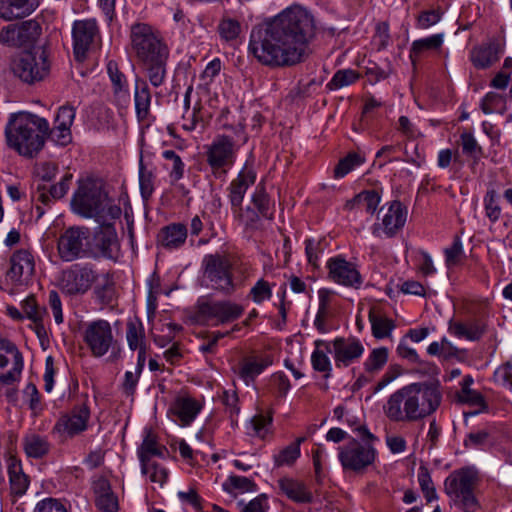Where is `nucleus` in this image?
Returning <instances> with one entry per match:
<instances>
[{"mask_svg":"<svg viewBox=\"0 0 512 512\" xmlns=\"http://www.w3.org/2000/svg\"><path fill=\"white\" fill-rule=\"evenodd\" d=\"M315 34L314 17L300 5H291L276 16L252 27L248 54L270 69L298 65L310 54Z\"/></svg>","mask_w":512,"mask_h":512,"instance_id":"1","label":"nucleus"},{"mask_svg":"<svg viewBox=\"0 0 512 512\" xmlns=\"http://www.w3.org/2000/svg\"><path fill=\"white\" fill-rule=\"evenodd\" d=\"M441 402L437 384L415 382L393 392L383 406L385 416L393 422H416L433 414Z\"/></svg>","mask_w":512,"mask_h":512,"instance_id":"2","label":"nucleus"},{"mask_svg":"<svg viewBox=\"0 0 512 512\" xmlns=\"http://www.w3.org/2000/svg\"><path fill=\"white\" fill-rule=\"evenodd\" d=\"M49 130L50 126L45 118L19 112L9 118L5 128L6 142L19 155L33 158L43 149Z\"/></svg>","mask_w":512,"mask_h":512,"instance_id":"3","label":"nucleus"},{"mask_svg":"<svg viewBox=\"0 0 512 512\" xmlns=\"http://www.w3.org/2000/svg\"><path fill=\"white\" fill-rule=\"evenodd\" d=\"M479 472L476 467H463L450 473L445 480V492L456 506L465 512L478 509Z\"/></svg>","mask_w":512,"mask_h":512,"instance_id":"4","label":"nucleus"},{"mask_svg":"<svg viewBox=\"0 0 512 512\" xmlns=\"http://www.w3.org/2000/svg\"><path fill=\"white\" fill-rule=\"evenodd\" d=\"M355 431L359 440L353 439L339 447L338 459L344 470L359 473L375 461L377 451L372 442L376 440V437L365 425L357 426Z\"/></svg>","mask_w":512,"mask_h":512,"instance_id":"5","label":"nucleus"},{"mask_svg":"<svg viewBox=\"0 0 512 512\" xmlns=\"http://www.w3.org/2000/svg\"><path fill=\"white\" fill-rule=\"evenodd\" d=\"M129 37L131 51L141 63L169 55V49L161 33L147 23L133 24Z\"/></svg>","mask_w":512,"mask_h":512,"instance_id":"6","label":"nucleus"},{"mask_svg":"<svg viewBox=\"0 0 512 512\" xmlns=\"http://www.w3.org/2000/svg\"><path fill=\"white\" fill-rule=\"evenodd\" d=\"M57 251L65 262L94 257L91 230L84 226L65 229L58 238Z\"/></svg>","mask_w":512,"mask_h":512,"instance_id":"7","label":"nucleus"},{"mask_svg":"<svg viewBox=\"0 0 512 512\" xmlns=\"http://www.w3.org/2000/svg\"><path fill=\"white\" fill-rule=\"evenodd\" d=\"M11 70L21 81L33 84L42 81L50 72V62L44 49L20 53L12 61Z\"/></svg>","mask_w":512,"mask_h":512,"instance_id":"8","label":"nucleus"},{"mask_svg":"<svg viewBox=\"0 0 512 512\" xmlns=\"http://www.w3.org/2000/svg\"><path fill=\"white\" fill-rule=\"evenodd\" d=\"M239 146L226 135H218L205 146V158L215 177L225 175L235 164Z\"/></svg>","mask_w":512,"mask_h":512,"instance_id":"9","label":"nucleus"},{"mask_svg":"<svg viewBox=\"0 0 512 512\" xmlns=\"http://www.w3.org/2000/svg\"><path fill=\"white\" fill-rule=\"evenodd\" d=\"M98 279V272L90 263H76L61 272L59 288L70 297L85 295Z\"/></svg>","mask_w":512,"mask_h":512,"instance_id":"10","label":"nucleus"},{"mask_svg":"<svg viewBox=\"0 0 512 512\" xmlns=\"http://www.w3.org/2000/svg\"><path fill=\"white\" fill-rule=\"evenodd\" d=\"M203 282L206 287L231 295L236 290V285L231 272L229 260L218 254L206 255L202 262Z\"/></svg>","mask_w":512,"mask_h":512,"instance_id":"11","label":"nucleus"},{"mask_svg":"<svg viewBox=\"0 0 512 512\" xmlns=\"http://www.w3.org/2000/svg\"><path fill=\"white\" fill-rule=\"evenodd\" d=\"M71 33L74 57L79 62L101 45L100 28L95 18L75 20Z\"/></svg>","mask_w":512,"mask_h":512,"instance_id":"12","label":"nucleus"},{"mask_svg":"<svg viewBox=\"0 0 512 512\" xmlns=\"http://www.w3.org/2000/svg\"><path fill=\"white\" fill-rule=\"evenodd\" d=\"M107 205V194L94 182L81 184L72 199L74 211L87 218L102 215Z\"/></svg>","mask_w":512,"mask_h":512,"instance_id":"13","label":"nucleus"},{"mask_svg":"<svg viewBox=\"0 0 512 512\" xmlns=\"http://www.w3.org/2000/svg\"><path fill=\"white\" fill-rule=\"evenodd\" d=\"M82 339L91 355L96 358L106 355L116 344L112 326L104 319L86 323L82 329Z\"/></svg>","mask_w":512,"mask_h":512,"instance_id":"14","label":"nucleus"},{"mask_svg":"<svg viewBox=\"0 0 512 512\" xmlns=\"http://www.w3.org/2000/svg\"><path fill=\"white\" fill-rule=\"evenodd\" d=\"M244 312L242 305L230 300H199L197 319L201 322L214 321V325L226 324L239 319Z\"/></svg>","mask_w":512,"mask_h":512,"instance_id":"15","label":"nucleus"},{"mask_svg":"<svg viewBox=\"0 0 512 512\" xmlns=\"http://www.w3.org/2000/svg\"><path fill=\"white\" fill-rule=\"evenodd\" d=\"M23 367V357L16 345L0 337V386H9L18 382Z\"/></svg>","mask_w":512,"mask_h":512,"instance_id":"16","label":"nucleus"},{"mask_svg":"<svg viewBox=\"0 0 512 512\" xmlns=\"http://www.w3.org/2000/svg\"><path fill=\"white\" fill-rule=\"evenodd\" d=\"M42 28L34 19L19 24H10L0 31V43L10 47H23L34 44L41 35Z\"/></svg>","mask_w":512,"mask_h":512,"instance_id":"17","label":"nucleus"},{"mask_svg":"<svg viewBox=\"0 0 512 512\" xmlns=\"http://www.w3.org/2000/svg\"><path fill=\"white\" fill-rule=\"evenodd\" d=\"M380 221L372 226V234L378 238H391L405 225L407 209L399 201H392L386 209H382Z\"/></svg>","mask_w":512,"mask_h":512,"instance_id":"18","label":"nucleus"},{"mask_svg":"<svg viewBox=\"0 0 512 512\" xmlns=\"http://www.w3.org/2000/svg\"><path fill=\"white\" fill-rule=\"evenodd\" d=\"M89 418V408L85 404L79 405L69 413L62 415L54 425L52 432L62 439L74 437L87 429Z\"/></svg>","mask_w":512,"mask_h":512,"instance_id":"19","label":"nucleus"},{"mask_svg":"<svg viewBox=\"0 0 512 512\" xmlns=\"http://www.w3.org/2000/svg\"><path fill=\"white\" fill-rule=\"evenodd\" d=\"M35 270L34 257L29 250L20 249L10 258V268L6 272V280L14 286L26 285Z\"/></svg>","mask_w":512,"mask_h":512,"instance_id":"20","label":"nucleus"},{"mask_svg":"<svg viewBox=\"0 0 512 512\" xmlns=\"http://www.w3.org/2000/svg\"><path fill=\"white\" fill-rule=\"evenodd\" d=\"M327 268L331 280L339 285L353 288H359L362 285V277L356 265L341 256L330 258Z\"/></svg>","mask_w":512,"mask_h":512,"instance_id":"21","label":"nucleus"},{"mask_svg":"<svg viewBox=\"0 0 512 512\" xmlns=\"http://www.w3.org/2000/svg\"><path fill=\"white\" fill-rule=\"evenodd\" d=\"M95 256L93 258L103 257L110 260H117L120 257V244L116 229L111 224L102 225L99 230L92 235V242Z\"/></svg>","mask_w":512,"mask_h":512,"instance_id":"22","label":"nucleus"},{"mask_svg":"<svg viewBox=\"0 0 512 512\" xmlns=\"http://www.w3.org/2000/svg\"><path fill=\"white\" fill-rule=\"evenodd\" d=\"M331 343L332 355L337 367H347L364 353V346L357 338L337 337Z\"/></svg>","mask_w":512,"mask_h":512,"instance_id":"23","label":"nucleus"},{"mask_svg":"<svg viewBox=\"0 0 512 512\" xmlns=\"http://www.w3.org/2000/svg\"><path fill=\"white\" fill-rule=\"evenodd\" d=\"M75 109L70 105H63L58 109L55 117L54 127L49 130L51 139L61 146L71 141V126L75 119Z\"/></svg>","mask_w":512,"mask_h":512,"instance_id":"24","label":"nucleus"},{"mask_svg":"<svg viewBox=\"0 0 512 512\" xmlns=\"http://www.w3.org/2000/svg\"><path fill=\"white\" fill-rule=\"evenodd\" d=\"M201 410L202 404L189 395L177 396L170 407L181 426H189Z\"/></svg>","mask_w":512,"mask_h":512,"instance_id":"25","label":"nucleus"},{"mask_svg":"<svg viewBox=\"0 0 512 512\" xmlns=\"http://www.w3.org/2000/svg\"><path fill=\"white\" fill-rule=\"evenodd\" d=\"M38 0H0V18L5 21L24 18L38 7Z\"/></svg>","mask_w":512,"mask_h":512,"instance_id":"26","label":"nucleus"},{"mask_svg":"<svg viewBox=\"0 0 512 512\" xmlns=\"http://www.w3.org/2000/svg\"><path fill=\"white\" fill-rule=\"evenodd\" d=\"M256 173L253 169L244 167L229 186V198L232 206L239 207L242 204L247 189L254 184Z\"/></svg>","mask_w":512,"mask_h":512,"instance_id":"27","label":"nucleus"},{"mask_svg":"<svg viewBox=\"0 0 512 512\" xmlns=\"http://www.w3.org/2000/svg\"><path fill=\"white\" fill-rule=\"evenodd\" d=\"M246 433L250 437L265 440L273 434V416L270 411H260L252 416L246 425Z\"/></svg>","mask_w":512,"mask_h":512,"instance_id":"28","label":"nucleus"},{"mask_svg":"<svg viewBox=\"0 0 512 512\" xmlns=\"http://www.w3.org/2000/svg\"><path fill=\"white\" fill-rule=\"evenodd\" d=\"M280 491L296 503H310L313 500L312 492L302 481L284 477L278 480Z\"/></svg>","mask_w":512,"mask_h":512,"instance_id":"29","label":"nucleus"},{"mask_svg":"<svg viewBox=\"0 0 512 512\" xmlns=\"http://www.w3.org/2000/svg\"><path fill=\"white\" fill-rule=\"evenodd\" d=\"M272 364L269 356H253L245 358L239 365L238 376L246 385L252 383L267 367Z\"/></svg>","mask_w":512,"mask_h":512,"instance_id":"30","label":"nucleus"},{"mask_svg":"<svg viewBox=\"0 0 512 512\" xmlns=\"http://www.w3.org/2000/svg\"><path fill=\"white\" fill-rule=\"evenodd\" d=\"M7 471L11 493L16 496H23L29 487L30 480L23 471L21 461L14 456H10L7 460Z\"/></svg>","mask_w":512,"mask_h":512,"instance_id":"31","label":"nucleus"},{"mask_svg":"<svg viewBox=\"0 0 512 512\" xmlns=\"http://www.w3.org/2000/svg\"><path fill=\"white\" fill-rule=\"evenodd\" d=\"M166 452V447L158 442L156 435L148 431L137 449V456L140 465H143L154 462V457L164 458Z\"/></svg>","mask_w":512,"mask_h":512,"instance_id":"32","label":"nucleus"},{"mask_svg":"<svg viewBox=\"0 0 512 512\" xmlns=\"http://www.w3.org/2000/svg\"><path fill=\"white\" fill-rule=\"evenodd\" d=\"M372 334L377 339H384L391 335L395 329V323L388 318L378 306H373L368 313Z\"/></svg>","mask_w":512,"mask_h":512,"instance_id":"33","label":"nucleus"},{"mask_svg":"<svg viewBox=\"0 0 512 512\" xmlns=\"http://www.w3.org/2000/svg\"><path fill=\"white\" fill-rule=\"evenodd\" d=\"M314 350L311 355V364L315 371L329 375L332 370V364L328 354H332L331 343L323 339H317L314 342Z\"/></svg>","mask_w":512,"mask_h":512,"instance_id":"34","label":"nucleus"},{"mask_svg":"<svg viewBox=\"0 0 512 512\" xmlns=\"http://www.w3.org/2000/svg\"><path fill=\"white\" fill-rule=\"evenodd\" d=\"M187 238V228L180 223L164 227L159 235L160 242L167 249H176L182 246Z\"/></svg>","mask_w":512,"mask_h":512,"instance_id":"35","label":"nucleus"},{"mask_svg":"<svg viewBox=\"0 0 512 512\" xmlns=\"http://www.w3.org/2000/svg\"><path fill=\"white\" fill-rule=\"evenodd\" d=\"M23 449L30 458H41L50 450V443L46 436L29 432L23 437Z\"/></svg>","mask_w":512,"mask_h":512,"instance_id":"36","label":"nucleus"},{"mask_svg":"<svg viewBox=\"0 0 512 512\" xmlns=\"http://www.w3.org/2000/svg\"><path fill=\"white\" fill-rule=\"evenodd\" d=\"M448 331L452 336L468 341L477 340L480 335L477 323L472 321L450 320Z\"/></svg>","mask_w":512,"mask_h":512,"instance_id":"37","label":"nucleus"},{"mask_svg":"<svg viewBox=\"0 0 512 512\" xmlns=\"http://www.w3.org/2000/svg\"><path fill=\"white\" fill-rule=\"evenodd\" d=\"M169 55L161 58H154L151 61L142 63L145 66L149 82L154 87H160L166 78V62Z\"/></svg>","mask_w":512,"mask_h":512,"instance_id":"38","label":"nucleus"},{"mask_svg":"<svg viewBox=\"0 0 512 512\" xmlns=\"http://www.w3.org/2000/svg\"><path fill=\"white\" fill-rule=\"evenodd\" d=\"M217 31L221 41L233 44L242 32L241 23L230 16H223L218 23Z\"/></svg>","mask_w":512,"mask_h":512,"instance_id":"39","label":"nucleus"},{"mask_svg":"<svg viewBox=\"0 0 512 512\" xmlns=\"http://www.w3.org/2000/svg\"><path fill=\"white\" fill-rule=\"evenodd\" d=\"M380 203V196L373 190L363 191L347 202V207L373 214Z\"/></svg>","mask_w":512,"mask_h":512,"instance_id":"40","label":"nucleus"},{"mask_svg":"<svg viewBox=\"0 0 512 512\" xmlns=\"http://www.w3.org/2000/svg\"><path fill=\"white\" fill-rule=\"evenodd\" d=\"M126 340L131 350L146 348L144 326L138 319L128 321L126 326Z\"/></svg>","mask_w":512,"mask_h":512,"instance_id":"41","label":"nucleus"},{"mask_svg":"<svg viewBox=\"0 0 512 512\" xmlns=\"http://www.w3.org/2000/svg\"><path fill=\"white\" fill-rule=\"evenodd\" d=\"M135 109L139 119H145L149 113L151 94L146 82H136L135 87Z\"/></svg>","mask_w":512,"mask_h":512,"instance_id":"42","label":"nucleus"},{"mask_svg":"<svg viewBox=\"0 0 512 512\" xmlns=\"http://www.w3.org/2000/svg\"><path fill=\"white\" fill-rule=\"evenodd\" d=\"M141 473L153 484L163 487L169 477L168 469L156 461L140 465Z\"/></svg>","mask_w":512,"mask_h":512,"instance_id":"43","label":"nucleus"},{"mask_svg":"<svg viewBox=\"0 0 512 512\" xmlns=\"http://www.w3.org/2000/svg\"><path fill=\"white\" fill-rule=\"evenodd\" d=\"M107 72L112 82L114 93L120 98L127 100L129 98L127 81L123 73L119 71L117 63L109 61L107 64Z\"/></svg>","mask_w":512,"mask_h":512,"instance_id":"44","label":"nucleus"},{"mask_svg":"<svg viewBox=\"0 0 512 512\" xmlns=\"http://www.w3.org/2000/svg\"><path fill=\"white\" fill-rule=\"evenodd\" d=\"M162 157L167 161L165 167L170 170L169 176L172 181L177 182L183 178L185 172V164L181 157L173 150H165Z\"/></svg>","mask_w":512,"mask_h":512,"instance_id":"45","label":"nucleus"},{"mask_svg":"<svg viewBox=\"0 0 512 512\" xmlns=\"http://www.w3.org/2000/svg\"><path fill=\"white\" fill-rule=\"evenodd\" d=\"M445 265L448 270H451L462 264L465 253L461 239L456 236L452 244L444 249Z\"/></svg>","mask_w":512,"mask_h":512,"instance_id":"46","label":"nucleus"},{"mask_svg":"<svg viewBox=\"0 0 512 512\" xmlns=\"http://www.w3.org/2000/svg\"><path fill=\"white\" fill-rule=\"evenodd\" d=\"M364 162L365 158L363 156L356 152H351L338 162L334 169V177L337 179L343 178Z\"/></svg>","mask_w":512,"mask_h":512,"instance_id":"47","label":"nucleus"},{"mask_svg":"<svg viewBox=\"0 0 512 512\" xmlns=\"http://www.w3.org/2000/svg\"><path fill=\"white\" fill-rule=\"evenodd\" d=\"M155 173L152 168L144 165L142 158L139 163V185L143 198L148 199L154 191Z\"/></svg>","mask_w":512,"mask_h":512,"instance_id":"48","label":"nucleus"},{"mask_svg":"<svg viewBox=\"0 0 512 512\" xmlns=\"http://www.w3.org/2000/svg\"><path fill=\"white\" fill-rule=\"evenodd\" d=\"M442 43V34H434L426 38L415 40L411 47V57L418 56L425 51L436 50L441 47Z\"/></svg>","mask_w":512,"mask_h":512,"instance_id":"49","label":"nucleus"},{"mask_svg":"<svg viewBox=\"0 0 512 512\" xmlns=\"http://www.w3.org/2000/svg\"><path fill=\"white\" fill-rule=\"evenodd\" d=\"M359 74L353 69H343L337 71L332 79L328 82L327 87L330 90H338L343 87L349 86L356 82Z\"/></svg>","mask_w":512,"mask_h":512,"instance_id":"50","label":"nucleus"},{"mask_svg":"<svg viewBox=\"0 0 512 512\" xmlns=\"http://www.w3.org/2000/svg\"><path fill=\"white\" fill-rule=\"evenodd\" d=\"M503 53V44L498 39L491 40L482 48V68H488L496 63Z\"/></svg>","mask_w":512,"mask_h":512,"instance_id":"51","label":"nucleus"},{"mask_svg":"<svg viewBox=\"0 0 512 512\" xmlns=\"http://www.w3.org/2000/svg\"><path fill=\"white\" fill-rule=\"evenodd\" d=\"M388 360V350L384 347L376 348L371 351L364 362L365 370L369 373L378 372L383 368Z\"/></svg>","mask_w":512,"mask_h":512,"instance_id":"52","label":"nucleus"},{"mask_svg":"<svg viewBox=\"0 0 512 512\" xmlns=\"http://www.w3.org/2000/svg\"><path fill=\"white\" fill-rule=\"evenodd\" d=\"M411 257L423 275L427 276L436 272L432 257L428 252L421 249H412Z\"/></svg>","mask_w":512,"mask_h":512,"instance_id":"53","label":"nucleus"},{"mask_svg":"<svg viewBox=\"0 0 512 512\" xmlns=\"http://www.w3.org/2000/svg\"><path fill=\"white\" fill-rule=\"evenodd\" d=\"M252 202L258 209L261 216L271 219L273 217V209L270 200L263 187L258 186L252 195Z\"/></svg>","mask_w":512,"mask_h":512,"instance_id":"54","label":"nucleus"},{"mask_svg":"<svg viewBox=\"0 0 512 512\" xmlns=\"http://www.w3.org/2000/svg\"><path fill=\"white\" fill-rule=\"evenodd\" d=\"M253 482L244 476L232 475L223 483V489L229 493L233 491L248 492L253 490Z\"/></svg>","mask_w":512,"mask_h":512,"instance_id":"55","label":"nucleus"},{"mask_svg":"<svg viewBox=\"0 0 512 512\" xmlns=\"http://www.w3.org/2000/svg\"><path fill=\"white\" fill-rule=\"evenodd\" d=\"M249 296L256 304H262L272 297V287L264 279H259L250 289Z\"/></svg>","mask_w":512,"mask_h":512,"instance_id":"56","label":"nucleus"},{"mask_svg":"<svg viewBox=\"0 0 512 512\" xmlns=\"http://www.w3.org/2000/svg\"><path fill=\"white\" fill-rule=\"evenodd\" d=\"M300 453L297 444H289L274 456V462L277 466L292 465L300 457Z\"/></svg>","mask_w":512,"mask_h":512,"instance_id":"57","label":"nucleus"},{"mask_svg":"<svg viewBox=\"0 0 512 512\" xmlns=\"http://www.w3.org/2000/svg\"><path fill=\"white\" fill-rule=\"evenodd\" d=\"M418 482L428 502H431L437 498L436 490L433 486L432 479L426 469L421 468L419 470Z\"/></svg>","mask_w":512,"mask_h":512,"instance_id":"58","label":"nucleus"},{"mask_svg":"<svg viewBox=\"0 0 512 512\" xmlns=\"http://www.w3.org/2000/svg\"><path fill=\"white\" fill-rule=\"evenodd\" d=\"M460 146L462 149V154L467 158L474 159L475 163V158L478 151V142L474 135L470 132H463L460 136Z\"/></svg>","mask_w":512,"mask_h":512,"instance_id":"59","label":"nucleus"},{"mask_svg":"<svg viewBox=\"0 0 512 512\" xmlns=\"http://www.w3.org/2000/svg\"><path fill=\"white\" fill-rule=\"evenodd\" d=\"M493 380L495 383L512 390V365L507 362L498 367L493 374Z\"/></svg>","mask_w":512,"mask_h":512,"instance_id":"60","label":"nucleus"},{"mask_svg":"<svg viewBox=\"0 0 512 512\" xmlns=\"http://www.w3.org/2000/svg\"><path fill=\"white\" fill-rule=\"evenodd\" d=\"M22 309L25 316L32 320L33 323H37L38 321H42L43 311L37 305L36 299L34 297H28L22 302Z\"/></svg>","mask_w":512,"mask_h":512,"instance_id":"61","label":"nucleus"},{"mask_svg":"<svg viewBox=\"0 0 512 512\" xmlns=\"http://www.w3.org/2000/svg\"><path fill=\"white\" fill-rule=\"evenodd\" d=\"M33 512H68L65 505L58 499L45 498L39 501Z\"/></svg>","mask_w":512,"mask_h":512,"instance_id":"62","label":"nucleus"},{"mask_svg":"<svg viewBox=\"0 0 512 512\" xmlns=\"http://www.w3.org/2000/svg\"><path fill=\"white\" fill-rule=\"evenodd\" d=\"M221 400L232 420L239 415L240 408L238 406V396L235 391H223Z\"/></svg>","mask_w":512,"mask_h":512,"instance_id":"63","label":"nucleus"},{"mask_svg":"<svg viewBox=\"0 0 512 512\" xmlns=\"http://www.w3.org/2000/svg\"><path fill=\"white\" fill-rule=\"evenodd\" d=\"M95 504L98 509L103 512L118 511V500L113 492H110L106 495H99L98 499L95 500Z\"/></svg>","mask_w":512,"mask_h":512,"instance_id":"64","label":"nucleus"}]
</instances>
